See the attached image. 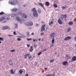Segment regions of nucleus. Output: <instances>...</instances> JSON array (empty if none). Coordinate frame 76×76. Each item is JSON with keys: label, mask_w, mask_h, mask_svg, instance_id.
I'll return each instance as SVG.
<instances>
[{"label": "nucleus", "mask_w": 76, "mask_h": 76, "mask_svg": "<svg viewBox=\"0 0 76 76\" xmlns=\"http://www.w3.org/2000/svg\"><path fill=\"white\" fill-rule=\"evenodd\" d=\"M1 42L0 41V44H1Z\"/></svg>", "instance_id": "nucleus-61"}, {"label": "nucleus", "mask_w": 76, "mask_h": 76, "mask_svg": "<svg viewBox=\"0 0 76 76\" xmlns=\"http://www.w3.org/2000/svg\"><path fill=\"white\" fill-rule=\"evenodd\" d=\"M6 19V17L5 16L1 17L0 18V22H2L3 20Z\"/></svg>", "instance_id": "nucleus-8"}, {"label": "nucleus", "mask_w": 76, "mask_h": 76, "mask_svg": "<svg viewBox=\"0 0 76 76\" xmlns=\"http://www.w3.org/2000/svg\"><path fill=\"white\" fill-rule=\"evenodd\" d=\"M38 12L39 13H41V10H40V9H39V8L38 10Z\"/></svg>", "instance_id": "nucleus-21"}, {"label": "nucleus", "mask_w": 76, "mask_h": 76, "mask_svg": "<svg viewBox=\"0 0 76 76\" xmlns=\"http://www.w3.org/2000/svg\"><path fill=\"white\" fill-rule=\"evenodd\" d=\"M11 73L12 74H14V72H13V70H11Z\"/></svg>", "instance_id": "nucleus-34"}, {"label": "nucleus", "mask_w": 76, "mask_h": 76, "mask_svg": "<svg viewBox=\"0 0 76 76\" xmlns=\"http://www.w3.org/2000/svg\"><path fill=\"white\" fill-rule=\"evenodd\" d=\"M61 16L63 17V18H66L67 17V15H61Z\"/></svg>", "instance_id": "nucleus-12"}, {"label": "nucleus", "mask_w": 76, "mask_h": 76, "mask_svg": "<svg viewBox=\"0 0 76 76\" xmlns=\"http://www.w3.org/2000/svg\"><path fill=\"white\" fill-rule=\"evenodd\" d=\"M18 10V9L16 8L12 9V12H16Z\"/></svg>", "instance_id": "nucleus-15"}, {"label": "nucleus", "mask_w": 76, "mask_h": 76, "mask_svg": "<svg viewBox=\"0 0 76 76\" xmlns=\"http://www.w3.org/2000/svg\"><path fill=\"white\" fill-rule=\"evenodd\" d=\"M10 51V52L12 53L13 52H15V50H11Z\"/></svg>", "instance_id": "nucleus-31"}, {"label": "nucleus", "mask_w": 76, "mask_h": 76, "mask_svg": "<svg viewBox=\"0 0 76 76\" xmlns=\"http://www.w3.org/2000/svg\"><path fill=\"white\" fill-rule=\"evenodd\" d=\"M35 41H36V42H37V40L35 39H34L33 40V42H35Z\"/></svg>", "instance_id": "nucleus-39"}, {"label": "nucleus", "mask_w": 76, "mask_h": 76, "mask_svg": "<svg viewBox=\"0 0 76 76\" xmlns=\"http://www.w3.org/2000/svg\"><path fill=\"white\" fill-rule=\"evenodd\" d=\"M53 24V21H52L51 22L49 23V25H52Z\"/></svg>", "instance_id": "nucleus-27"}, {"label": "nucleus", "mask_w": 76, "mask_h": 76, "mask_svg": "<svg viewBox=\"0 0 76 76\" xmlns=\"http://www.w3.org/2000/svg\"><path fill=\"white\" fill-rule=\"evenodd\" d=\"M39 41H40L41 40V39H38Z\"/></svg>", "instance_id": "nucleus-59"}, {"label": "nucleus", "mask_w": 76, "mask_h": 76, "mask_svg": "<svg viewBox=\"0 0 76 76\" xmlns=\"http://www.w3.org/2000/svg\"><path fill=\"white\" fill-rule=\"evenodd\" d=\"M28 58H32V57H31V56H29V57H28Z\"/></svg>", "instance_id": "nucleus-47"}, {"label": "nucleus", "mask_w": 76, "mask_h": 76, "mask_svg": "<svg viewBox=\"0 0 76 76\" xmlns=\"http://www.w3.org/2000/svg\"><path fill=\"white\" fill-rule=\"evenodd\" d=\"M15 25L16 26H15V28H18V24H15Z\"/></svg>", "instance_id": "nucleus-35"}, {"label": "nucleus", "mask_w": 76, "mask_h": 76, "mask_svg": "<svg viewBox=\"0 0 76 76\" xmlns=\"http://www.w3.org/2000/svg\"><path fill=\"white\" fill-rule=\"evenodd\" d=\"M53 46H54V45H50V46L51 47H53Z\"/></svg>", "instance_id": "nucleus-48"}, {"label": "nucleus", "mask_w": 76, "mask_h": 76, "mask_svg": "<svg viewBox=\"0 0 76 76\" xmlns=\"http://www.w3.org/2000/svg\"><path fill=\"white\" fill-rule=\"evenodd\" d=\"M38 5H39V6H40L41 7H42L44 9V5H43V4H42L41 2H39L38 3Z\"/></svg>", "instance_id": "nucleus-11"}, {"label": "nucleus", "mask_w": 76, "mask_h": 76, "mask_svg": "<svg viewBox=\"0 0 76 76\" xmlns=\"http://www.w3.org/2000/svg\"><path fill=\"white\" fill-rule=\"evenodd\" d=\"M45 4L47 6H48L50 5V3L48 2H46Z\"/></svg>", "instance_id": "nucleus-16"}, {"label": "nucleus", "mask_w": 76, "mask_h": 76, "mask_svg": "<svg viewBox=\"0 0 76 76\" xmlns=\"http://www.w3.org/2000/svg\"><path fill=\"white\" fill-rule=\"evenodd\" d=\"M2 29V30H5V29H8V30H10V28L8 26H4Z\"/></svg>", "instance_id": "nucleus-4"}, {"label": "nucleus", "mask_w": 76, "mask_h": 76, "mask_svg": "<svg viewBox=\"0 0 76 76\" xmlns=\"http://www.w3.org/2000/svg\"><path fill=\"white\" fill-rule=\"evenodd\" d=\"M54 61V59H52L50 61V63H53Z\"/></svg>", "instance_id": "nucleus-25"}, {"label": "nucleus", "mask_w": 76, "mask_h": 76, "mask_svg": "<svg viewBox=\"0 0 76 76\" xmlns=\"http://www.w3.org/2000/svg\"><path fill=\"white\" fill-rule=\"evenodd\" d=\"M34 50L32 46H31L30 49V51H32Z\"/></svg>", "instance_id": "nucleus-18"}, {"label": "nucleus", "mask_w": 76, "mask_h": 76, "mask_svg": "<svg viewBox=\"0 0 76 76\" xmlns=\"http://www.w3.org/2000/svg\"><path fill=\"white\" fill-rule=\"evenodd\" d=\"M73 23L72 21H70L69 23L68 24L69 25H72L73 24Z\"/></svg>", "instance_id": "nucleus-20"}, {"label": "nucleus", "mask_w": 76, "mask_h": 76, "mask_svg": "<svg viewBox=\"0 0 76 76\" xmlns=\"http://www.w3.org/2000/svg\"><path fill=\"white\" fill-rule=\"evenodd\" d=\"M27 40L28 41H30V40H32V39L31 38L27 39Z\"/></svg>", "instance_id": "nucleus-37"}, {"label": "nucleus", "mask_w": 76, "mask_h": 76, "mask_svg": "<svg viewBox=\"0 0 76 76\" xmlns=\"http://www.w3.org/2000/svg\"><path fill=\"white\" fill-rule=\"evenodd\" d=\"M19 72L20 74H22V73H23V71H22V70L21 69L19 71Z\"/></svg>", "instance_id": "nucleus-23"}, {"label": "nucleus", "mask_w": 76, "mask_h": 76, "mask_svg": "<svg viewBox=\"0 0 76 76\" xmlns=\"http://www.w3.org/2000/svg\"><path fill=\"white\" fill-rule=\"evenodd\" d=\"M9 62H12V61H11L10 60H9Z\"/></svg>", "instance_id": "nucleus-51"}, {"label": "nucleus", "mask_w": 76, "mask_h": 76, "mask_svg": "<svg viewBox=\"0 0 76 76\" xmlns=\"http://www.w3.org/2000/svg\"><path fill=\"white\" fill-rule=\"evenodd\" d=\"M46 26L45 24H44L42 26L41 31L42 32L43 31H45V27Z\"/></svg>", "instance_id": "nucleus-6"}, {"label": "nucleus", "mask_w": 76, "mask_h": 76, "mask_svg": "<svg viewBox=\"0 0 76 76\" xmlns=\"http://www.w3.org/2000/svg\"><path fill=\"white\" fill-rule=\"evenodd\" d=\"M3 22L4 23H6V21H4Z\"/></svg>", "instance_id": "nucleus-55"}, {"label": "nucleus", "mask_w": 76, "mask_h": 76, "mask_svg": "<svg viewBox=\"0 0 76 76\" xmlns=\"http://www.w3.org/2000/svg\"><path fill=\"white\" fill-rule=\"evenodd\" d=\"M0 40L3 41V38L0 37Z\"/></svg>", "instance_id": "nucleus-41"}, {"label": "nucleus", "mask_w": 76, "mask_h": 76, "mask_svg": "<svg viewBox=\"0 0 76 76\" xmlns=\"http://www.w3.org/2000/svg\"><path fill=\"white\" fill-rule=\"evenodd\" d=\"M42 53V52H40L38 53L37 54V55H38V56H39L40 55H41V54Z\"/></svg>", "instance_id": "nucleus-30"}, {"label": "nucleus", "mask_w": 76, "mask_h": 76, "mask_svg": "<svg viewBox=\"0 0 76 76\" xmlns=\"http://www.w3.org/2000/svg\"><path fill=\"white\" fill-rule=\"evenodd\" d=\"M71 38V37L70 36H68L66 38H65L64 40V41H67V40H69Z\"/></svg>", "instance_id": "nucleus-10"}, {"label": "nucleus", "mask_w": 76, "mask_h": 76, "mask_svg": "<svg viewBox=\"0 0 76 76\" xmlns=\"http://www.w3.org/2000/svg\"><path fill=\"white\" fill-rule=\"evenodd\" d=\"M45 28L46 29V30H47V29L48 28V26H46L45 27Z\"/></svg>", "instance_id": "nucleus-33"}, {"label": "nucleus", "mask_w": 76, "mask_h": 76, "mask_svg": "<svg viewBox=\"0 0 76 76\" xmlns=\"http://www.w3.org/2000/svg\"><path fill=\"white\" fill-rule=\"evenodd\" d=\"M58 22L59 24H62V21L60 20L59 19L58 20Z\"/></svg>", "instance_id": "nucleus-17"}, {"label": "nucleus", "mask_w": 76, "mask_h": 76, "mask_svg": "<svg viewBox=\"0 0 76 76\" xmlns=\"http://www.w3.org/2000/svg\"><path fill=\"white\" fill-rule=\"evenodd\" d=\"M54 36H55V33H52L50 34V37L51 38L53 37V39L52 40V44H54V41L55 40L54 39Z\"/></svg>", "instance_id": "nucleus-1"}, {"label": "nucleus", "mask_w": 76, "mask_h": 76, "mask_svg": "<svg viewBox=\"0 0 76 76\" xmlns=\"http://www.w3.org/2000/svg\"><path fill=\"white\" fill-rule=\"evenodd\" d=\"M27 46L28 47H29V45H27Z\"/></svg>", "instance_id": "nucleus-52"}, {"label": "nucleus", "mask_w": 76, "mask_h": 76, "mask_svg": "<svg viewBox=\"0 0 76 76\" xmlns=\"http://www.w3.org/2000/svg\"><path fill=\"white\" fill-rule=\"evenodd\" d=\"M31 11L32 12H37V10H36V9L35 8H33L31 10Z\"/></svg>", "instance_id": "nucleus-13"}, {"label": "nucleus", "mask_w": 76, "mask_h": 76, "mask_svg": "<svg viewBox=\"0 0 76 76\" xmlns=\"http://www.w3.org/2000/svg\"><path fill=\"white\" fill-rule=\"evenodd\" d=\"M46 76H51V75H47Z\"/></svg>", "instance_id": "nucleus-49"}, {"label": "nucleus", "mask_w": 76, "mask_h": 76, "mask_svg": "<svg viewBox=\"0 0 76 76\" xmlns=\"http://www.w3.org/2000/svg\"><path fill=\"white\" fill-rule=\"evenodd\" d=\"M72 60H73V61H75V60H76V57L74 56L72 58Z\"/></svg>", "instance_id": "nucleus-19"}, {"label": "nucleus", "mask_w": 76, "mask_h": 76, "mask_svg": "<svg viewBox=\"0 0 76 76\" xmlns=\"http://www.w3.org/2000/svg\"><path fill=\"white\" fill-rule=\"evenodd\" d=\"M33 15L34 17H37L38 16V13L37 12H33Z\"/></svg>", "instance_id": "nucleus-9"}, {"label": "nucleus", "mask_w": 76, "mask_h": 76, "mask_svg": "<svg viewBox=\"0 0 76 76\" xmlns=\"http://www.w3.org/2000/svg\"><path fill=\"white\" fill-rule=\"evenodd\" d=\"M29 33L28 32L27 33V37H29Z\"/></svg>", "instance_id": "nucleus-28"}, {"label": "nucleus", "mask_w": 76, "mask_h": 76, "mask_svg": "<svg viewBox=\"0 0 76 76\" xmlns=\"http://www.w3.org/2000/svg\"><path fill=\"white\" fill-rule=\"evenodd\" d=\"M44 33H41L40 35H44Z\"/></svg>", "instance_id": "nucleus-43"}, {"label": "nucleus", "mask_w": 76, "mask_h": 76, "mask_svg": "<svg viewBox=\"0 0 76 76\" xmlns=\"http://www.w3.org/2000/svg\"><path fill=\"white\" fill-rule=\"evenodd\" d=\"M13 64V63H12V64H10V66H12Z\"/></svg>", "instance_id": "nucleus-44"}, {"label": "nucleus", "mask_w": 76, "mask_h": 76, "mask_svg": "<svg viewBox=\"0 0 76 76\" xmlns=\"http://www.w3.org/2000/svg\"><path fill=\"white\" fill-rule=\"evenodd\" d=\"M16 18L17 20L18 21V22H20V23H22V20L20 19V18H19V17H16Z\"/></svg>", "instance_id": "nucleus-7"}, {"label": "nucleus", "mask_w": 76, "mask_h": 76, "mask_svg": "<svg viewBox=\"0 0 76 76\" xmlns=\"http://www.w3.org/2000/svg\"><path fill=\"white\" fill-rule=\"evenodd\" d=\"M47 69H48L47 68H46L45 70V71H47Z\"/></svg>", "instance_id": "nucleus-45"}, {"label": "nucleus", "mask_w": 76, "mask_h": 76, "mask_svg": "<svg viewBox=\"0 0 76 76\" xmlns=\"http://www.w3.org/2000/svg\"><path fill=\"white\" fill-rule=\"evenodd\" d=\"M34 47H37V46L36 45H34Z\"/></svg>", "instance_id": "nucleus-58"}, {"label": "nucleus", "mask_w": 76, "mask_h": 76, "mask_svg": "<svg viewBox=\"0 0 76 76\" xmlns=\"http://www.w3.org/2000/svg\"><path fill=\"white\" fill-rule=\"evenodd\" d=\"M14 35H17V34H16V33L15 31H14L13 32Z\"/></svg>", "instance_id": "nucleus-40"}, {"label": "nucleus", "mask_w": 76, "mask_h": 76, "mask_svg": "<svg viewBox=\"0 0 76 76\" xmlns=\"http://www.w3.org/2000/svg\"><path fill=\"white\" fill-rule=\"evenodd\" d=\"M10 4H13V5H16V4H18V1L17 0L14 1H13L10 2Z\"/></svg>", "instance_id": "nucleus-3"}, {"label": "nucleus", "mask_w": 76, "mask_h": 76, "mask_svg": "<svg viewBox=\"0 0 76 76\" xmlns=\"http://www.w3.org/2000/svg\"><path fill=\"white\" fill-rule=\"evenodd\" d=\"M66 8H67V7H64V6H63L62 7V9H63V10L64 9H66Z\"/></svg>", "instance_id": "nucleus-29"}, {"label": "nucleus", "mask_w": 76, "mask_h": 76, "mask_svg": "<svg viewBox=\"0 0 76 76\" xmlns=\"http://www.w3.org/2000/svg\"><path fill=\"white\" fill-rule=\"evenodd\" d=\"M26 76H28V74H26Z\"/></svg>", "instance_id": "nucleus-56"}, {"label": "nucleus", "mask_w": 76, "mask_h": 76, "mask_svg": "<svg viewBox=\"0 0 76 76\" xmlns=\"http://www.w3.org/2000/svg\"><path fill=\"white\" fill-rule=\"evenodd\" d=\"M55 54H57V53H55Z\"/></svg>", "instance_id": "nucleus-62"}, {"label": "nucleus", "mask_w": 76, "mask_h": 76, "mask_svg": "<svg viewBox=\"0 0 76 76\" xmlns=\"http://www.w3.org/2000/svg\"><path fill=\"white\" fill-rule=\"evenodd\" d=\"M26 24L28 26H32L33 25V23L32 22H28L26 23Z\"/></svg>", "instance_id": "nucleus-2"}, {"label": "nucleus", "mask_w": 76, "mask_h": 76, "mask_svg": "<svg viewBox=\"0 0 76 76\" xmlns=\"http://www.w3.org/2000/svg\"><path fill=\"white\" fill-rule=\"evenodd\" d=\"M75 39V41H76V36L74 38Z\"/></svg>", "instance_id": "nucleus-53"}, {"label": "nucleus", "mask_w": 76, "mask_h": 76, "mask_svg": "<svg viewBox=\"0 0 76 76\" xmlns=\"http://www.w3.org/2000/svg\"><path fill=\"white\" fill-rule=\"evenodd\" d=\"M31 35H34V33H31Z\"/></svg>", "instance_id": "nucleus-46"}, {"label": "nucleus", "mask_w": 76, "mask_h": 76, "mask_svg": "<svg viewBox=\"0 0 76 76\" xmlns=\"http://www.w3.org/2000/svg\"><path fill=\"white\" fill-rule=\"evenodd\" d=\"M8 36H9V37H11L12 36V35H9Z\"/></svg>", "instance_id": "nucleus-57"}, {"label": "nucleus", "mask_w": 76, "mask_h": 76, "mask_svg": "<svg viewBox=\"0 0 76 76\" xmlns=\"http://www.w3.org/2000/svg\"><path fill=\"white\" fill-rule=\"evenodd\" d=\"M68 63V62L67 61H64L63 62V65H66Z\"/></svg>", "instance_id": "nucleus-14"}, {"label": "nucleus", "mask_w": 76, "mask_h": 76, "mask_svg": "<svg viewBox=\"0 0 76 76\" xmlns=\"http://www.w3.org/2000/svg\"><path fill=\"white\" fill-rule=\"evenodd\" d=\"M36 26H39V24H37Z\"/></svg>", "instance_id": "nucleus-50"}, {"label": "nucleus", "mask_w": 76, "mask_h": 76, "mask_svg": "<svg viewBox=\"0 0 76 76\" xmlns=\"http://www.w3.org/2000/svg\"><path fill=\"white\" fill-rule=\"evenodd\" d=\"M18 41H20L21 40V39L20 38H18L17 39Z\"/></svg>", "instance_id": "nucleus-38"}, {"label": "nucleus", "mask_w": 76, "mask_h": 76, "mask_svg": "<svg viewBox=\"0 0 76 76\" xmlns=\"http://www.w3.org/2000/svg\"><path fill=\"white\" fill-rule=\"evenodd\" d=\"M27 54H26V55H24V58H27Z\"/></svg>", "instance_id": "nucleus-32"}, {"label": "nucleus", "mask_w": 76, "mask_h": 76, "mask_svg": "<svg viewBox=\"0 0 76 76\" xmlns=\"http://www.w3.org/2000/svg\"><path fill=\"white\" fill-rule=\"evenodd\" d=\"M55 73H53V75L52 74H50V75L51 76H55Z\"/></svg>", "instance_id": "nucleus-36"}, {"label": "nucleus", "mask_w": 76, "mask_h": 76, "mask_svg": "<svg viewBox=\"0 0 76 76\" xmlns=\"http://www.w3.org/2000/svg\"><path fill=\"white\" fill-rule=\"evenodd\" d=\"M53 6L54 7H55V8H57V5L56 4H55L53 5Z\"/></svg>", "instance_id": "nucleus-22"}, {"label": "nucleus", "mask_w": 76, "mask_h": 76, "mask_svg": "<svg viewBox=\"0 0 76 76\" xmlns=\"http://www.w3.org/2000/svg\"><path fill=\"white\" fill-rule=\"evenodd\" d=\"M71 28H69L67 29V32H69V31H70Z\"/></svg>", "instance_id": "nucleus-24"}, {"label": "nucleus", "mask_w": 76, "mask_h": 76, "mask_svg": "<svg viewBox=\"0 0 76 76\" xmlns=\"http://www.w3.org/2000/svg\"><path fill=\"white\" fill-rule=\"evenodd\" d=\"M27 56H29V55H30V54H26Z\"/></svg>", "instance_id": "nucleus-54"}, {"label": "nucleus", "mask_w": 76, "mask_h": 76, "mask_svg": "<svg viewBox=\"0 0 76 76\" xmlns=\"http://www.w3.org/2000/svg\"><path fill=\"white\" fill-rule=\"evenodd\" d=\"M6 20H9V18H6Z\"/></svg>", "instance_id": "nucleus-42"}, {"label": "nucleus", "mask_w": 76, "mask_h": 76, "mask_svg": "<svg viewBox=\"0 0 76 76\" xmlns=\"http://www.w3.org/2000/svg\"><path fill=\"white\" fill-rule=\"evenodd\" d=\"M4 14V13L3 12H0V15H3Z\"/></svg>", "instance_id": "nucleus-26"}, {"label": "nucleus", "mask_w": 76, "mask_h": 76, "mask_svg": "<svg viewBox=\"0 0 76 76\" xmlns=\"http://www.w3.org/2000/svg\"><path fill=\"white\" fill-rule=\"evenodd\" d=\"M19 14L20 15H21V16H23V18H27V15L24 14H22L21 12H19Z\"/></svg>", "instance_id": "nucleus-5"}, {"label": "nucleus", "mask_w": 76, "mask_h": 76, "mask_svg": "<svg viewBox=\"0 0 76 76\" xmlns=\"http://www.w3.org/2000/svg\"><path fill=\"white\" fill-rule=\"evenodd\" d=\"M23 6V7H25V5H24Z\"/></svg>", "instance_id": "nucleus-60"}]
</instances>
